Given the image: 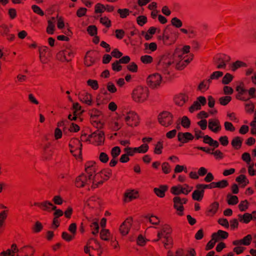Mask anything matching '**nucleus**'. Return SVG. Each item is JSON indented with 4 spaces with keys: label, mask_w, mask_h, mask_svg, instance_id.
I'll list each match as a JSON object with an SVG mask.
<instances>
[{
    "label": "nucleus",
    "mask_w": 256,
    "mask_h": 256,
    "mask_svg": "<svg viewBox=\"0 0 256 256\" xmlns=\"http://www.w3.org/2000/svg\"><path fill=\"white\" fill-rule=\"evenodd\" d=\"M150 91L148 87L137 86L132 90V98L136 102L142 103L148 98Z\"/></svg>",
    "instance_id": "1"
},
{
    "label": "nucleus",
    "mask_w": 256,
    "mask_h": 256,
    "mask_svg": "<svg viewBox=\"0 0 256 256\" xmlns=\"http://www.w3.org/2000/svg\"><path fill=\"white\" fill-rule=\"evenodd\" d=\"M86 134H82L81 136V140H84L83 138L86 136ZM104 134L103 131L97 130L96 132L89 135L88 138L84 140V141L92 142L96 146L102 144L104 141Z\"/></svg>",
    "instance_id": "2"
},
{
    "label": "nucleus",
    "mask_w": 256,
    "mask_h": 256,
    "mask_svg": "<svg viewBox=\"0 0 256 256\" xmlns=\"http://www.w3.org/2000/svg\"><path fill=\"white\" fill-rule=\"evenodd\" d=\"M158 119L159 123L165 127H168L173 123L172 114L167 111L160 112L158 116Z\"/></svg>",
    "instance_id": "3"
},
{
    "label": "nucleus",
    "mask_w": 256,
    "mask_h": 256,
    "mask_svg": "<svg viewBox=\"0 0 256 256\" xmlns=\"http://www.w3.org/2000/svg\"><path fill=\"white\" fill-rule=\"evenodd\" d=\"M162 76L158 73H154L150 75L146 78V84L148 86L152 88H158L162 82Z\"/></svg>",
    "instance_id": "4"
},
{
    "label": "nucleus",
    "mask_w": 256,
    "mask_h": 256,
    "mask_svg": "<svg viewBox=\"0 0 256 256\" xmlns=\"http://www.w3.org/2000/svg\"><path fill=\"white\" fill-rule=\"evenodd\" d=\"M230 56L225 54H219L214 58V62L218 64L216 68L218 69L225 68L226 67V63L230 61Z\"/></svg>",
    "instance_id": "5"
},
{
    "label": "nucleus",
    "mask_w": 256,
    "mask_h": 256,
    "mask_svg": "<svg viewBox=\"0 0 256 256\" xmlns=\"http://www.w3.org/2000/svg\"><path fill=\"white\" fill-rule=\"evenodd\" d=\"M124 120L127 125L130 126H136L138 124L139 118L134 112H129L124 116Z\"/></svg>",
    "instance_id": "6"
},
{
    "label": "nucleus",
    "mask_w": 256,
    "mask_h": 256,
    "mask_svg": "<svg viewBox=\"0 0 256 256\" xmlns=\"http://www.w3.org/2000/svg\"><path fill=\"white\" fill-rule=\"evenodd\" d=\"M34 206H38L43 211L50 212L56 208L51 202L48 200H44L40 202H36L34 204Z\"/></svg>",
    "instance_id": "7"
},
{
    "label": "nucleus",
    "mask_w": 256,
    "mask_h": 256,
    "mask_svg": "<svg viewBox=\"0 0 256 256\" xmlns=\"http://www.w3.org/2000/svg\"><path fill=\"white\" fill-rule=\"evenodd\" d=\"M173 63L172 62L169 60H160L158 64L157 68L164 74H170V66Z\"/></svg>",
    "instance_id": "8"
},
{
    "label": "nucleus",
    "mask_w": 256,
    "mask_h": 256,
    "mask_svg": "<svg viewBox=\"0 0 256 256\" xmlns=\"http://www.w3.org/2000/svg\"><path fill=\"white\" fill-rule=\"evenodd\" d=\"M206 103V100L204 96H200L197 98L196 100L194 101L190 107L189 111L193 112L195 110H199L201 108V105L204 106Z\"/></svg>",
    "instance_id": "9"
},
{
    "label": "nucleus",
    "mask_w": 256,
    "mask_h": 256,
    "mask_svg": "<svg viewBox=\"0 0 256 256\" xmlns=\"http://www.w3.org/2000/svg\"><path fill=\"white\" fill-rule=\"evenodd\" d=\"M236 90L238 92L236 96V98L237 100L246 101L250 98L246 97L245 96L247 90L244 88V84L243 82H241L239 86H236Z\"/></svg>",
    "instance_id": "10"
},
{
    "label": "nucleus",
    "mask_w": 256,
    "mask_h": 256,
    "mask_svg": "<svg viewBox=\"0 0 256 256\" xmlns=\"http://www.w3.org/2000/svg\"><path fill=\"white\" fill-rule=\"evenodd\" d=\"M132 218L129 217L122 223L119 228L120 232L122 235L126 236L128 234L132 226Z\"/></svg>",
    "instance_id": "11"
},
{
    "label": "nucleus",
    "mask_w": 256,
    "mask_h": 256,
    "mask_svg": "<svg viewBox=\"0 0 256 256\" xmlns=\"http://www.w3.org/2000/svg\"><path fill=\"white\" fill-rule=\"evenodd\" d=\"M96 55L94 51L90 50L86 52L84 58V64L86 66H90L96 62Z\"/></svg>",
    "instance_id": "12"
},
{
    "label": "nucleus",
    "mask_w": 256,
    "mask_h": 256,
    "mask_svg": "<svg viewBox=\"0 0 256 256\" xmlns=\"http://www.w3.org/2000/svg\"><path fill=\"white\" fill-rule=\"evenodd\" d=\"M89 182H90V180H89L88 178L86 176L82 174L76 178L75 185L77 188H81L89 184Z\"/></svg>",
    "instance_id": "13"
},
{
    "label": "nucleus",
    "mask_w": 256,
    "mask_h": 256,
    "mask_svg": "<svg viewBox=\"0 0 256 256\" xmlns=\"http://www.w3.org/2000/svg\"><path fill=\"white\" fill-rule=\"evenodd\" d=\"M196 190L192 192V198L194 200L200 201L204 197V190L200 184H196Z\"/></svg>",
    "instance_id": "14"
},
{
    "label": "nucleus",
    "mask_w": 256,
    "mask_h": 256,
    "mask_svg": "<svg viewBox=\"0 0 256 256\" xmlns=\"http://www.w3.org/2000/svg\"><path fill=\"white\" fill-rule=\"evenodd\" d=\"M174 208L177 210V214L180 216L184 215V207L180 202V196H175L173 198Z\"/></svg>",
    "instance_id": "15"
},
{
    "label": "nucleus",
    "mask_w": 256,
    "mask_h": 256,
    "mask_svg": "<svg viewBox=\"0 0 256 256\" xmlns=\"http://www.w3.org/2000/svg\"><path fill=\"white\" fill-rule=\"evenodd\" d=\"M208 128L211 131L214 133H218L222 128L220 121L218 119L209 120Z\"/></svg>",
    "instance_id": "16"
},
{
    "label": "nucleus",
    "mask_w": 256,
    "mask_h": 256,
    "mask_svg": "<svg viewBox=\"0 0 256 256\" xmlns=\"http://www.w3.org/2000/svg\"><path fill=\"white\" fill-rule=\"evenodd\" d=\"M85 171L88 174L89 180L92 178L93 174L96 171V163L94 162H88L85 164Z\"/></svg>",
    "instance_id": "17"
},
{
    "label": "nucleus",
    "mask_w": 256,
    "mask_h": 256,
    "mask_svg": "<svg viewBox=\"0 0 256 256\" xmlns=\"http://www.w3.org/2000/svg\"><path fill=\"white\" fill-rule=\"evenodd\" d=\"M194 138V136L190 132H179L178 134V140L182 144L186 143L189 140H192Z\"/></svg>",
    "instance_id": "18"
},
{
    "label": "nucleus",
    "mask_w": 256,
    "mask_h": 256,
    "mask_svg": "<svg viewBox=\"0 0 256 256\" xmlns=\"http://www.w3.org/2000/svg\"><path fill=\"white\" fill-rule=\"evenodd\" d=\"M218 208L219 203L218 202H212L207 208L206 211V216H213L217 212Z\"/></svg>",
    "instance_id": "19"
},
{
    "label": "nucleus",
    "mask_w": 256,
    "mask_h": 256,
    "mask_svg": "<svg viewBox=\"0 0 256 256\" xmlns=\"http://www.w3.org/2000/svg\"><path fill=\"white\" fill-rule=\"evenodd\" d=\"M188 96L184 94H179L174 97L175 104L178 106H182L188 100Z\"/></svg>",
    "instance_id": "20"
},
{
    "label": "nucleus",
    "mask_w": 256,
    "mask_h": 256,
    "mask_svg": "<svg viewBox=\"0 0 256 256\" xmlns=\"http://www.w3.org/2000/svg\"><path fill=\"white\" fill-rule=\"evenodd\" d=\"M190 191L191 190H188L185 188H183L180 184L173 186L170 188V192L174 195H179L181 194L187 195Z\"/></svg>",
    "instance_id": "21"
},
{
    "label": "nucleus",
    "mask_w": 256,
    "mask_h": 256,
    "mask_svg": "<svg viewBox=\"0 0 256 256\" xmlns=\"http://www.w3.org/2000/svg\"><path fill=\"white\" fill-rule=\"evenodd\" d=\"M172 232V229L170 226L168 224L164 225L161 230L158 232V238L156 240H154V242L158 241L162 238L164 237V236H170V234Z\"/></svg>",
    "instance_id": "22"
},
{
    "label": "nucleus",
    "mask_w": 256,
    "mask_h": 256,
    "mask_svg": "<svg viewBox=\"0 0 256 256\" xmlns=\"http://www.w3.org/2000/svg\"><path fill=\"white\" fill-rule=\"evenodd\" d=\"M80 100L88 106H90L92 104V95L86 92H82L79 94L78 96Z\"/></svg>",
    "instance_id": "23"
},
{
    "label": "nucleus",
    "mask_w": 256,
    "mask_h": 256,
    "mask_svg": "<svg viewBox=\"0 0 256 256\" xmlns=\"http://www.w3.org/2000/svg\"><path fill=\"white\" fill-rule=\"evenodd\" d=\"M8 210H4L0 212V234L4 232L5 222L8 218Z\"/></svg>",
    "instance_id": "24"
},
{
    "label": "nucleus",
    "mask_w": 256,
    "mask_h": 256,
    "mask_svg": "<svg viewBox=\"0 0 256 256\" xmlns=\"http://www.w3.org/2000/svg\"><path fill=\"white\" fill-rule=\"evenodd\" d=\"M168 190V186L166 185H160L159 188H155L154 191L156 194L160 198H164L165 196V192Z\"/></svg>",
    "instance_id": "25"
},
{
    "label": "nucleus",
    "mask_w": 256,
    "mask_h": 256,
    "mask_svg": "<svg viewBox=\"0 0 256 256\" xmlns=\"http://www.w3.org/2000/svg\"><path fill=\"white\" fill-rule=\"evenodd\" d=\"M124 201L129 202L134 199H136L138 197V192L134 190H131L124 194Z\"/></svg>",
    "instance_id": "26"
},
{
    "label": "nucleus",
    "mask_w": 256,
    "mask_h": 256,
    "mask_svg": "<svg viewBox=\"0 0 256 256\" xmlns=\"http://www.w3.org/2000/svg\"><path fill=\"white\" fill-rule=\"evenodd\" d=\"M228 236V232L222 230H218L216 232H214L212 235V238H213V239L217 240V241L219 240L220 238L226 239Z\"/></svg>",
    "instance_id": "27"
},
{
    "label": "nucleus",
    "mask_w": 256,
    "mask_h": 256,
    "mask_svg": "<svg viewBox=\"0 0 256 256\" xmlns=\"http://www.w3.org/2000/svg\"><path fill=\"white\" fill-rule=\"evenodd\" d=\"M97 174H100L99 178H101L104 180H108L112 175V171L110 169L106 168L104 169L100 172Z\"/></svg>",
    "instance_id": "28"
},
{
    "label": "nucleus",
    "mask_w": 256,
    "mask_h": 256,
    "mask_svg": "<svg viewBox=\"0 0 256 256\" xmlns=\"http://www.w3.org/2000/svg\"><path fill=\"white\" fill-rule=\"evenodd\" d=\"M243 139L240 136H236L232 140L231 144L235 150H239L241 147Z\"/></svg>",
    "instance_id": "29"
},
{
    "label": "nucleus",
    "mask_w": 256,
    "mask_h": 256,
    "mask_svg": "<svg viewBox=\"0 0 256 256\" xmlns=\"http://www.w3.org/2000/svg\"><path fill=\"white\" fill-rule=\"evenodd\" d=\"M69 146L71 148L78 149L80 150V152H81L82 144L80 142V141L78 138H73L70 140L69 144Z\"/></svg>",
    "instance_id": "30"
},
{
    "label": "nucleus",
    "mask_w": 256,
    "mask_h": 256,
    "mask_svg": "<svg viewBox=\"0 0 256 256\" xmlns=\"http://www.w3.org/2000/svg\"><path fill=\"white\" fill-rule=\"evenodd\" d=\"M164 240L162 242L164 244V246L166 248L169 249L172 247L173 240L170 236H164L163 237Z\"/></svg>",
    "instance_id": "31"
},
{
    "label": "nucleus",
    "mask_w": 256,
    "mask_h": 256,
    "mask_svg": "<svg viewBox=\"0 0 256 256\" xmlns=\"http://www.w3.org/2000/svg\"><path fill=\"white\" fill-rule=\"evenodd\" d=\"M246 66L247 64L246 63L240 60H236L231 64L230 69L232 71L234 72L240 68Z\"/></svg>",
    "instance_id": "32"
},
{
    "label": "nucleus",
    "mask_w": 256,
    "mask_h": 256,
    "mask_svg": "<svg viewBox=\"0 0 256 256\" xmlns=\"http://www.w3.org/2000/svg\"><path fill=\"white\" fill-rule=\"evenodd\" d=\"M50 144H46L44 147L43 158L46 160H50L52 154V152L49 150Z\"/></svg>",
    "instance_id": "33"
},
{
    "label": "nucleus",
    "mask_w": 256,
    "mask_h": 256,
    "mask_svg": "<svg viewBox=\"0 0 256 256\" xmlns=\"http://www.w3.org/2000/svg\"><path fill=\"white\" fill-rule=\"evenodd\" d=\"M100 174H96L92 178V184L91 186L92 188H96L102 184L104 183V180H100L98 182H97L98 180H99Z\"/></svg>",
    "instance_id": "34"
},
{
    "label": "nucleus",
    "mask_w": 256,
    "mask_h": 256,
    "mask_svg": "<svg viewBox=\"0 0 256 256\" xmlns=\"http://www.w3.org/2000/svg\"><path fill=\"white\" fill-rule=\"evenodd\" d=\"M62 50L64 53L67 62H70L74 56L73 50L70 48H66V49Z\"/></svg>",
    "instance_id": "35"
},
{
    "label": "nucleus",
    "mask_w": 256,
    "mask_h": 256,
    "mask_svg": "<svg viewBox=\"0 0 256 256\" xmlns=\"http://www.w3.org/2000/svg\"><path fill=\"white\" fill-rule=\"evenodd\" d=\"M35 250L34 248L30 246H24L20 249V253L24 252L31 256H32Z\"/></svg>",
    "instance_id": "36"
},
{
    "label": "nucleus",
    "mask_w": 256,
    "mask_h": 256,
    "mask_svg": "<svg viewBox=\"0 0 256 256\" xmlns=\"http://www.w3.org/2000/svg\"><path fill=\"white\" fill-rule=\"evenodd\" d=\"M52 20H48V26L46 28L47 33L48 34H54V28H55V26L54 24L55 19L54 17H52Z\"/></svg>",
    "instance_id": "37"
},
{
    "label": "nucleus",
    "mask_w": 256,
    "mask_h": 256,
    "mask_svg": "<svg viewBox=\"0 0 256 256\" xmlns=\"http://www.w3.org/2000/svg\"><path fill=\"white\" fill-rule=\"evenodd\" d=\"M227 202L230 205H235L238 202V197L236 196L228 194L227 195Z\"/></svg>",
    "instance_id": "38"
},
{
    "label": "nucleus",
    "mask_w": 256,
    "mask_h": 256,
    "mask_svg": "<svg viewBox=\"0 0 256 256\" xmlns=\"http://www.w3.org/2000/svg\"><path fill=\"white\" fill-rule=\"evenodd\" d=\"M210 84V80H204L198 86V90H206L208 88Z\"/></svg>",
    "instance_id": "39"
},
{
    "label": "nucleus",
    "mask_w": 256,
    "mask_h": 256,
    "mask_svg": "<svg viewBox=\"0 0 256 256\" xmlns=\"http://www.w3.org/2000/svg\"><path fill=\"white\" fill-rule=\"evenodd\" d=\"M131 12L128 8H119L117 10V12L120 14V17L122 18H126L130 14Z\"/></svg>",
    "instance_id": "40"
},
{
    "label": "nucleus",
    "mask_w": 256,
    "mask_h": 256,
    "mask_svg": "<svg viewBox=\"0 0 256 256\" xmlns=\"http://www.w3.org/2000/svg\"><path fill=\"white\" fill-rule=\"evenodd\" d=\"M232 100V97L229 96H226L220 97L219 100L220 104L222 106L227 105Z\"/></svg>",
    "instance_id": "41"
},
{
    "label": "nucleus",
    "mask_w": 256,
    "mask_h": 256,
    "mask_svg": "<svg viewBox=\"0 0 256 256\" xmlns=\"http://www.w3.org/2000/svg\"><path fill=\"white\" fill-rule=\"evenodd\" d=\"M110 236V233L108 230L102 229L101 230L100 232V236L102 240L106 241L108 240Z\"/></svg>",
    "instance_id": "42"
},
{
    "label": "nucleus",
    "mask_w": 256,
    "mask_h": 256,
    "mask_svg": "<svg viewBox=\"0 0 256 256\" xmlns=\"http://www.w3.org/2000/svg\"><path fill=\"white\" fill-rule=\"evenodd\" d=\"M234 76L230 73H226L222 78V83L224 84H228L233 80Z\"/></svg>",
    "instance_id": "43"
},
{
    "label": "nucleus",
    "mask_w": 256,
    "mask_h": 256,
    "mask_svg": "<svg viewBox=\"0 0 256 256\" xmlns=\"http://www.w3.org/2000/svg\"><path fill=\"white\" fill-rule=\"evenodd\" d=\"M10 29L6 24H2L0 26V34L2 36H8Z\"/></svg>",
    "instance_id": "44"
},
{
    "label": "nucleus",
    "mask_w": 256,
    "mask_h": 256,
    "mask_svg": "<svg viewBox=\"0 0 256 256\" xmlns=\"http://www.w3.org/2000/svg\"><path fill=\"white\" fill-rule=\"evenodd\" d=\"M162 148H163L162 142L159 141L156 144L154 152L156 154H160L162 152Z\"/></svg>",
    "instance_id": "45"
},
{
    "label": "nucleus",
    "mask_w": 256,
    "mask_h": 256,
    "mask_svg": "<svg viewBox=\"0 0 256 256\" xmlns=\"http://www.w3.org/2000/svg\"><path fill=\"white\" fill-rule=\"evenodd\" d=\"M148 150V146L144 144L138 148H134V150L138 153H146Z\"/></svg>",
    "instance_id": "46"
},
{
    "label": "nucleus",
    "mask_w": 256,
    "mask_h": 256,
    "mask_svg": "<svg viewBox=\"0 0 256 256\" xmlns=\"http://www.w3.org/2000/svg\"><path fill=\"white\" fill-rule=\"evenodd\" d=\"M121 150L119 146H116L112 148L110 154L113 158H116L120 154Z\"/></svg>",
    "instance_id": "47"
},
{
    "label": "nucleus",
    "mask_w": 256,
    "mask_h": 256,
    "mask_svg": "<svg viewBox=\"0 0 256 256\" xmlns=\"http://www.w3.org/2000/svg\"><path fill=\"white\" fill-rule=\"evenodd\" d=\"M106 10L105 6L100 4L98 3L94 6V12L96 14L102 13Z\"/></svg>",
    "instance_id": "48"
},
{
    "label": "nucleus",
    "mask_w": 256,
    "mask_h": 256,
    "mask_svg": "<svg viewBox=\"0 0 256 256\" xmlns=\"http://www.w3.org/2000/svg\"><path fill=\"white\" fill-rule=\"evenodd\" d=\"M223 72H222L220 71H216L214 72H212L208 80H210V82L211 83L212 80H218L220 78L222 77L223 76Z\"/></svg>",
    "instance_id": "49"
},
{
    "label": "nucleus",
    "mask_w": 256,
    "mask_h": 256,
    "mask_svg": "<svg viewBox=\"0 0 256 256\" xmlns=\"http://www.w3.org/2000/svg\"><path fill=\"white\" fill-rule=\"evenodd\" d=\"M172 24L176 28H180L182 26V22L180 20L174 17L171 20Z\"/></svg>",
    "instance_id": "50"
},
{
    "label": "nucleus",
    "mask_w": 256,
    "mask_h": 256,
    "mask_svg": "<svg viewBox=\"0 0 256 256\" xmlns=\"http://www.w3.org/2000/svg\"><path fill=\"white\" fill-rule=\"evenodd\" d=\"M87 31L91 36H95L97 34V28L94 25H90L87 28Z\"/></svg>",
    "instance_id": "51"
},
{
    "label": "nucleus",
    "mask_w": 256,
    "mask_h": 256,
    "mask_svg": "<svg viewBox=\"0 0 256 256\" xmlns=\"http://www.w3.org/2000/svg\"><path fill=\"white\" fill-rule=\"evenodd\" d=\"M162 168L163 172L165 174H168L171 172L170 166L167 162H164L162 164Z\"/></svg>",
    "instance_id": "52"
},
{
    "label": "nucleus",
    "mask_w": 256,
    "mask_h": 256,
    "mask_svg": "<svg viewBox=\"0 0 256 256\" xmlns=\"http://www.w3.org/2000/svg\"><path fill=\"white\" fill-rule=\"evenodd\" d=\"M248 208V202L247 200L241 201L238 204L239 210L241 212L246 211Z\"/></svg>",
    "instance_id": "53"
},
{
    "label": "nucleus",
    "mask_w": 256,
    "mask_h": 256,
    "mask_svg": "<svg viewBox=\"0 0 256 256\" xmlns=\"http://www.w3.org/2000/svg\"><path fill=\"white\" fill-rule=\"evenodd\" d=\"M216 187L220 188H224L228 186V180H224L218 182H215Z\"/></svg>",
    "instance_id": "54"
},
{
    "label": "nucleus",
    "mask_w": 256,
    "mask_h": 256,
    "mask_svg": "<svg viewBox=\"0 0 256 256\" xmlns=\"http://www.w3.org/2000/svg\"><path fill=\"white\" fill-rule=\"evenodd\" d=\"M42 228L43 226L42 223L38 221H37L36 222L32 228V230L35 233H38L42 230Z\"/></svg>",
    "instance_id": "55"
},
{
    "label": "nucleus",
    "mask_w": 256,
    "mask_h": 256,
    "mask_svg": "<svg viewBox=\"0 0 256 256\" xmlns=\"http://www.w3.org/2000/svg\"><path fill=\"white\" fill-rule=\"evenodd\" d=\"M87 84L94 90H96L98 88V82L96 80L90 79L87 81Z\"/></svg>",
    "instance_id": "56"
},
{
    "label": "nucleus",
    "mask_w": 256,
    "mask_h": 256,
    "mask_svg": "<svg viewBox=\"0 0 256 256\" xmlns=\"http://www.w3.org/2000/svg\"><path fill=\"white\" fill-rule=\"evenodd\" d=\"M112 68L114 72H120L122 70V66L118 60H116L112 64Z\"/></svg>",
    "instance_id": "57"
},
{
    "label": "nucleus",
    "mask_w": 256,
    "mask_h": 256,
    "mask_svg": "<svg viewBox=\"0 0 256 256\" xmlns=\"http://www.w3.org/2000/svg\"><path fill=\"white\" fill-rule=\"evenodd\" d=\"M89 114L92 119L98 118L102 114L101 112L96 108H93L90 110Z\"/></svg>",
    "instance_id": "58"
},
{
    "label": "nucleus",
    "mask_w": 256,
    "mask_h": 256,
    "mask_svg": "<svg viewBox=\"0 0 256 256\" xmlns=\"http://www.w3.org/2000/svg\"><path fill=\"white\" fill-rule=\"evenodd\" d=\"M252 236L250 234H248L241 240L242 244L249 246L252 242Z\"/></svg>",
    "instance_id": "59"
},
{
    "label": "nucleus",
    "mask_w": 256,
    "mask_h": 256,
    "mask_svg": "<svg viewBox=\"0 0 256 256\" xmlns=\"http://www.w3.org/2000/svg\"><path fill=\"white\" fill-rule=\"evenodd\" d=\"M236 180L239 183H244V186H246L249 182L246 176L244 174L240 175L236 178Z\"/></svg>",
    "instance_id": "60"
},
{
    "label": "nucleus",
    "mask_w": 256,
    "mask_h": 256,
    "mask_svg": "<svg viewBox=\"0 0 256 256\" xmlns=\"http://www.w3.org/2000/svg\"><path fill=\"white\" fill-rule=\"evenodd\" d=\"M100 22L108 28L111 26V21L106 16L101 18H100Z\"/></svg>",
    "instance_id": "61"
},
{
    "label": "nucleus",
    "mask_w": 256,
    "mask_h": 256,
    "mask_svg": "<svg viewBox=\"0 0 256 256\" xmlns=\"http://www.w3.org/2000/svg\"><path fill=\"white\" fill-rule=\"evenodd\" d=\"M152 56L148 55L142 56L140 57V60L144 64H150L152 62Z\"/></svg>",
    "instance_id": "62"
},
{
    "label": "nucleus",
    "mask_w": 256,
    "mask_h": 256,
    "mask_svg": "<svg viewBox=\"0 0 256 256\" xmlns=\"http://www.w3.org/2000/svg\"><path fill=\"white\" fill-rule=\"evenodd\" d=\"M90 226L92 230V232L94 235H96L97 234H98L99 230V226L98 222H92L90 224Z\"/></svg>",
    "instance_id": "63"
},
{
    "label": "nucleus",
    "mask_w": 256,
    "mask_h": 256,
    "mask_svg": "<svg viewBox=\"0 0 256 256\" xmlns=\"http://www.w3.org/2000/svg\"><path fill=\"white\" fill-rule=\"evenodd\" d=\"M62 237L66 241L70 242L74 238V236L72 234H70L67 232H64L62 233Z\"/></svg>",
    "instance_id": "64"
}]
</instances>
